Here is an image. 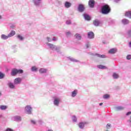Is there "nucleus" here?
<instances>
[{
  "instance_id": "f257e3e1",
  "label": "nucleus",
  "mask_w": 131,
  "mask_h": 131,
  "mask_svg": "<svg viewBox=\"0 0 131 131\" xmlns=\"http://www.w3.org/2000/svg\"><path fill=\"white\" fill-rule=\"evenodd\" d=\"M47 45L49 46L51 50H52L53 51H56L57 53H61V51L60 50H61V47L60 46H56L54 44L50 43H47Z\"/></svg>"
},
{
  "instance_id": "f03ea898",
  "label": "nucleus",
  "mask_w": 131,
  "mask_h": 131,
  "mask_svg": "<svg viewBox=\"0 0 131 131\" xmlns=\"http://www.w3.org/2000/svg\"><path fill=\"white\" fill-rule=\"evenodd\" d=\"M110 7H109L108 5H104L101 7V12L103 15H107V14H109V13H110Z\"/></svg>"
},
{
  "instance_id": "7ed1b4c3",
  "label": "nucleus",
  "mask_w": 131,
  "mask_h": 131,
  "mask_svg": "<svg viewBox=\"0 0 131 131\" xmlns=\"http://www.w3.org/2000/svg\"><path fill=\"white\" fill-rule=\"evenodd\" d=\"M24 72L22 69H17L16 68L12 69L11 72L12 76H16L17 74H22Z\"/></svg>"
},
{
  "instance_id": "20e7f679",
  "label": "nucleus",
  "mask_w": 131,
  "mask_h": 131,
  "mask_svg": "<svg viewBox=\"0 0 131 131\" xmlns=\"http://www.w3.org/2000/svg\"><path fill=\"white\" fill-rule=\"evenodd\" d=\"M32 110L33 108L31 106V105H26L25 108V112L26 114H28L29 115H31L32 114Z\"/></svg>"
},
{
  "instance_id": "39448f33",
  "label": "nucleus",
  "mask_w": 131,
  "mask_h": 131,
  "mask_svg": "<svg viewBox=\"0 0 131 131\" xmlns=\"http://www.w3.org/2000/svg\"><path fill=\"white\" fill-rule=\"evenodd\" d=\"M53 104L54 106H56V107L59 106V105H60V101H61V99L59 97H54L53 98Z\"/></svg>"
},
{
  "instance_id": "423d86ee",
  "label": "nucleus",
  "mask_w": 131,
  "mask_h": 131,
  "mask_svg": "<svg viewBox=\"0 0 131 131\" xmlns=\"http://www.w3.org/2000/svg\"><path fill=\"white\" fill-rule=\"evenodd\" d=\"M13 82H14V84H15V85L20 84V83H21V82H22V78H21L20 77H17L14 80Z\"/></svg>"
},
{
  "instance_id": "0eeeda50",
  "label": "nucleus",
  "mask_w": 131,
  "mask_h": 131,
  "mask_svg": "<svg viewBox=\"0 0 131 131\" xmlns=\"http://www.w3.org/2000/svg\"><path fill=\"white\" fill-rule=\"evenodd\" d=\"M7 85L11 90H15L16 89V84L12 82H9L7 84Z\"/></svg>"
},
{
  "instance_id": "6e6552de",
  "label": "nucleus",
  "mask_w": 131,
  "mask_h": 131,
  "mask_svg": "<svg viewBox=\"0 0 131 131\" xmlns=\"http://www.w3.org/2000/svg\"><path fill=\"white\" fill-rule=\"evenodd\" d=\"M12 118L14 121H17V122L22 121V117L20 116H14Z\"/></svg>"
},
{
  "instance_id": "1a4fd4ad",
  "label": "nucleus",
  "mask_w": 131,
  "mask_h": 131,
  "mask_svg": "<svg viewBox=\"0 0 131 131\" xmlns=\"http://www.w3.org/2000/svg\"><path fill=\"white\" fill-rule=\"evenodd\" d=\"M42 0H32V3L35 6V7H40V2Z\"/></svg>"
},
{
  "instance_id": "9d476101",
  "label": "nucleus",
  "mask_w": 131,
  "mask_h": 131,
  "mask_svg": "<svg viewBox=\"0 0 131 131\" xmlns=\"http://www.w3.org/2000/svg\"><path fill=\"white\" fill-rule=\"evenodd\" d=\"M88 38L89 39H93V38H95V34L94 32L91 31L88 33Z\"/></svg>"
},
{
  "instance_id": "9b49d317",
  "label": "nucleus",
  "mask_w": 131,
  "mask_h": 131,
  "mask_svg": "<svg viewBox=\"0 0 131 131\" xmlns=\"http://www.w3.org/2000/svg\"><path fill=\"white\" fill-rule=\"evenodd\" d=\"M78 10L80 13H82V12H83V11H84V6H83V5L82 4L79 5L78 7Z\"/></svg>"
},
{
  "instance_id": "f8f14e48",
  "label": "nucleus",
  "mask_w": 131,
  "mask_h": 131,
  "mask_svg": "<svg viewBox=\"0 0 131 131\" xmlns=\"http://www.w3.org/2000/svg\"><path fill=\"white\" fill-rule=\"evenodd\" d=\"M90 55H92L93 56H96L98 58H106V55H101V54H99L98 53H96L95 54H94L93 53H91Z\"/></svg>"
},
{
  "instance_id": "ddd939ff",
  "label": "nucleus",
  "mask_w": 131,
  "mask_h": 131,
  "mask_svg": "<svg viewBox=\"0 0 131 131\" xmlns=\"http://www.w3.org/2000/svg\"><path fill=\"white\" fill-rule=\"evenodd\" d=\"M72 6V4L69 2H66L64 3V7L66 8V9H69Z\"/></svg>"
},
{
  "instance_id": "4468645a",
  "label": "nucleus",
  "mask_w": 131,
  "mask_h": 131,
  "mask_svg": "<svg viewBox=\"0 0 131 131\" xmlns=\"http://www.w3.org/2000/svg\"><path fill=\"white\" fill-rule=\"evenodd\" d=\"M89 5L90 8H94L95 7V0H90Z\"/></svg>"
},
{
  "instance_id": "2eb2a0df",
  "label": "nucleus",
  "mask_w": 131,
  "mask_h": 131,
  "mask_svg": "<svg viewBox=\"0 0 131 131\" xmlns=\"http://www.w3.org/2000/svg\"><path fill=\"white\" fill-rule=\"evenodd\" d=\"M77 93H78V91L77 90H75L73 92H72L71 94V97L72 98H75L77 95Z\"/></svg>"
},
{
  "instance_id": "dca6fc26",
  "label": "nucleus",
  "mask_w": 131,
  "mask_h": 131,
  "mask_svg": "<svg viewBox=\"0 0 131 131\" xmlns=\"http://www.w3.org/2000/svg\"><path fill=\"white\" fill-rule=\"evenodd\" d=\"M121 22L123 25H127L129 23V20L126 18L122 19Z\"/></svg>"
},
{
  "instance_id": "f3484780",
  "label": "nucleus",
  "mask_w": 131,
  "mask_h": 131,
  "mask_svg": "<svg viewBox=\"0 0 131 131\" xmlns=\"http://www.w3.org/2000/svg\"><path fill=\"white\" fill-rule=\"evenodd\" d=\"M85 124V122H80L78 124V126L79 128L81 129H83L84 128V125Z\"/></svg>"
},
{
  "instance_id": "a211bd4d",
  "label": "nucleus",
  "mask_w": 131,
  "mask_h": 131,
  "mask_svg": "<svg viewBox=\"0 0 131 131\" xmlns=\"http://www.w3.org/2000/svg\"><path fill=\"white\" fill-rule=\"evenodd\" d=\"M47 71H48V70L45 68H41L39 70V72L41 74H43V73H47Z\"/></svg>"
},
{
  "instance_id": "6ab92c4d",
  "label": "nucleus",
  "mask_w": 131,
  "mask_h": 131,
  "mask_svg": "<svg viewBox=\"0 0 131 131\" xmlns=\"http://www.w3.org/2000/svg\"><path fill=\"white\" fill-rule=\"evenodd\" d=\"M100 20H99L98 19H95L93 21L94 26H96V27L99 26V25H100Z\"/></svg>"
},
{
  "instance_id": "aec40b11",
  "label": "nucleus",
  "mask_w": 131,
  "mask_h": 131,
  "mask_svg": "<svg viewBox=\"0 0 131 131\" xmlns=\"http://www.w3.org/2000/svg\"><path fill=\"white\" fill-rule=\"evenodd\" d=\"M117 52V49L116 48H113L109 50L108 53L110 54H115Z\"/></svg>"
},
{
  "instance_id": "412c9836",
  "label": "nucleus",
  "mask_w": 131,
  "mask_h": 131,
  "mask_svg": "<svg viewBox=\"0 0 131 131\" xmlns=\"http://www.w3.org/2000/svg\"><path fill=\"white\" fill-rule=\"evenodd\" d=\"M68 59H69V60H70L72 62H76V63L79 62V60L75 59L73 57H72L71 56L68 57Z\"/></svg>"
},
{
  "instance_id": "4be33fe9",
  "label": "nucleus",
  "mask_w": 131,
  "mask_h": 131,
  "mask_svg": "<svg viewBox=\"0 0 131 131\" xmlns=\"http://www.w3.org/2000/svg\"><path fill=\"white\" fill-rule=\"evenodd\" d=\"M125 16H126V17H128V18H129L130 19H131V10L126 11L125 13Z\"/></svg>"
},
{
  "instance_id": "5701e85b",
  "label": "nucleus",
  "mask_w": 131,
  "mask_h": 131,
  "mask_svg": "<svg viewBox=\"0 0 131 131\" xmlns=\"http://www.w3.org/2000/svg\"><path fill=\"white\" fill-rule=\"evenodd\" d=\"M8 38H10V37H9V35H6L5 34L1 35V39H3L4 40H6L8 39Z\"/></svg>"
},
{
  "instance_id": "b1692460",
  "label": "nucleus",
  "mask_w": 131,
  "mask_h": 131,
  "mask_svg": "<svg viewBox=\"0 0 131 131\" xmlns=\"http://www.w3.org/2000/svg\"><path fill=\"white\" fill-rule=\"evenodd\" d=\"M83 17L85 20H86L87 21H90V20H91V17H90V15L84 13L83 14Z\"/></svg>"
},
{
  "instance_id": "393cba45",
  "label": "nucleus",
  "mask_w": 131,
  "mask_h": 131,
  "mask_svg": "<svg viewBox=\"0 0 131 131\" xmlns=\"http://www.w3.org/2000/svg\"><path fill=\"white\" fill-rule=\"evenodd\" d=\"M113 77L114 79H117L119 78V75H118V74H117L116 73H114L113 74Z\"/></svg>"
},
{
  "instance_id": "a878e982",
  "label": "nucleus",
  "mask_w": 131,
  "mask_h": 131,
  "mask_svg": "<svg viewBox=\"0 0 131 131\" xmlns=\"http://www.w3.org/2000/svg\"><path fill=\"white\" fill-rule=\"evenodd\" d=\"M16 34V32L15 31H11L10 33L8 34V37H12V36H14Z\"/></svg>"
},
{
  "instance_id": "bb28decb",
  "label": "nucleus",
  "mask_w": 131,
  "mask_h": 131,
  "mask_svg": "<svg viewBox=\"0 0 131 131\" xmlns=\"http://www.w3.org/2000/svg\"><path fill=\"white\" fill-rule=\"evenodd\" d=\"M75 37L76 38V39H78V40H80L81 39V35L78 33L75 35Z\"/></svg>"
},
{
  "instance_id": "cd10ccee",
  "label": "nucleus",
  "mask_w": 131,
  "mask_h": 131,
  "mask_svg": "<svg viewBox=\"0 0 131 131\" xmlns=\"http://www.w3.org/2000/svg\"><path fill=\"white\" fill-rule=\"evenodd\" d=\"M8 109V106L6 105H0V110H2L3 111H5V110H7Z\"/></svg>"
},
{
  "instance_id": "c85d7f7f",
  "label": "nucleus",
  "mask_w": 131,
  "mask_h": 131,
  "mask_svg": "<svg viewBox=\"0 0 131 131\" xmlns=\"http://www.w3.org/2000/svg\"><path fill=\"white\" fill-rule=\"evenodd\" d=\"M124 109V107L123 106H119L115 107V110L116 111H119L120 110H123Z\"/></svg>"
},
{
  "instance_id": "c756f323",
  "label": "nucleus",
  "mask_w": 131,
  "mask_h": 131,
  "mask_svg": "<svg viewBox=\"0 0 131 131\" xmlns=\"http://www.w3.org/2000/svg\"><path fill=\"white\" fill-rule=\"evenodd\" d=\"M72 120L73 122H77V117H76V116L75 115L72 116Z\"/></svg>"
},
{
  "instance_id": "7c9ffc66",
  "label": "nucleus",
  "mask_w": 131,
  "mask_h": 131,
  "mask_svg": "<svg viewBox=\"0 0 131 131\" xmlns=\"http://www.w3.org/2000/svg\"><path fill=\"white\" fill-rule=\"evenodd\" d=\"M97 68H98L99 69H107L106 67L103 65H98Z\"/></svg>"
},
{
  "instance_id": "2f4dec72",
  "label": "nucleus",
  "mask_w": 131,
  "mask_h": 131,
  "mask_svg": "<svg viewBox=\"0 0 131 131\" xmlns=\"http://www.w3.org/2000/svg\"><path fill=\"white\" fill-rule=\"evenodd\" d=\"M38 70V69H37V68H36V67H35V66H33L31 68V71L33 72H36Z\"/></svg>"
},
{
  "instance_id": "473e14b6",
  "label": "nucleus",
  "mask_w": 131,
  "mask_h": 131,
  "mask_svg": "<svg viewBox=\"0 0 131 131\" xmlns=\"http://www.w3.org/2000/svg\"><path fill=\"white\" fill-rule=\"evenodd\" d=\"M103 98L104 99V100H107L110 98V95L109 94H104L103 96Z\"/></svg>"
},
{
  "instance_id": "72a5a7b5",
  "label": "nucleus",
  "mask_w": 131,
  "mask_h": 131,
  "mask_svg": "<svg viewBox=\"0 0 131 131\" xmlns=\"http://www.w3.org/2000/svg\"><path fill=\"white\" fill-rule=\"evenodd\" d=\"M17 38H18L19 40H23V39H24V38L23 36H22L21 35H17Z\"/></svg>"
},
{
  "instance_id": "f704fd0d",
  "label": "nucleus",
  "mask_w": 131,
  "mask_h": 131,
  "mask_svg": "<svg viewBox=\"0 0 131 131\" xmlns=\"http://www.w3.org/2000/svg\"><path fill=\"white\" fill-rule=\"evenodd\" d=\"M5 77V74L0 72V79H3Z\"/></svg>"
},
{
  "instance_id": "c9c22d12",
  "label": "nucleus",
  "mask_w": 131,
  "mask_h": 131,
  "mask_svg": "<svg viewBox=\"0 0 131 131\" xmlns=\"http://www.w3.org/2000/svg\"><path fill=\"white\" fill-rule=\"evenodd\" d=\"M127 35H128L129 37H131V29L127 31Z\"/></svg>"
},
{
  "instance_id": "e433bc0d",
  "label": "nucleus",
  "mask_w": 131,
  "mask_h": 131,
  "mask_svg": "<svg viewBox=\"0 0 131 131\" xmlns=\"http://www.w3.org/2000/svg\"><path fill=\"white\" fill-rule=\"evenodd\" d=\"M85 47L86 48V49H89V48H90V47H91V45L90 44V42H87L86 44H85Z\"/></svg>"
},
{
  "instance_id": "4c0bfd02",
  "label": "nucleus",
  "mask_w": 131,
  "mask_h": 131,
  "mask_svg": "<svg viewBox=\"0 0 131 131\" xmlns=\"http://www.w3.org/2000/svg\"><path fill=\"white\" fill-rule=\"evenodd\" d=\"M66 34L68 37H69V36H70V35H71V33H70V32H67L66 33Z\"/></svg>"
},
{
  "instance_id": "58836bf2",
  "label": "nucleus",
  "mask_w": 131,
  "mask_h": 131,
  "mask_svg": "<svg viewBox=\"0 0 131 131\" xmlns=\"http://www.w3.org/2000/svg\"><path fill=\"white\" fill-rule=\"evenodd\" d=\"M106 128L107 129H110V128H111V125L110 124H107L106 125Z\"/></svg>"
},
{
  "instance_id": "ea45409f",
  "label": "nucleus",
  "mask_w": 131,
  "mask_h": 131,
  "mask_svg": "<svg viewBox=\"0 0 131 131\" xmlns=\"http://www.w3.org/2000/svg\"><path fill=\"white\" fill-rule=\"evenodd\" d=\"M38 123H39V124H40L41 125V124L43 123V121H42V120H38Z\"/></svg>"
},
{
  "instance_id": "a19ab883",
  "label": "nucleus",
  "mask_w": 131,
  "mask_h": 131,
  "mask_svg": "<svg viewBox=\"0 0 131 131\" xmlns=\"http://www.w3.org/2000/svg\"><path fill=\"white\" fill-rule=\"evenodd\" d=\"M31 123L32 124H36V121L32 120H31Z\"/></svg>"
},
{
  "instance_id": "79ce46f5",
  "label": "nucleus",
  "mask_w": 131,
  "mask_h": 131,
  "mask_svg": "<svg viewBox=\"0 0 131 131\" xmlns=\"http://www.w3.org/2000/svg\"><path fill=\"white\" fill-rule=\"evenodd\" d=\"M66 24H67V25H70V24H71V20H67Z\"/></svg>"
},
{
  "instance_id": "37998d69",
  "label": "nucleus",
  "mask_w": 131,
  "mask_h": 131,
  "mask_svg": "<svg viewBox=\"0 0 131 131\" xmlns=\"http://www.w3.org/2000/svg\"><path fill=\"white\" fill-rule=\"evenodd\" d=\"M126 59H127V60H130V59H131V55H127Z\"/></svg>"
},
{
  "instance_id": "c03bdc74",
  "label": "nucleus",
  "mask_w": 131,
  "mask_h": 131,
  "mask_svg": "<svg viewBox=\"0 0 131 131\" xmlns=\"http://www.w3.org/2000/svg\"><path fill=\"white\" fill-rule=\"evenodd\" d=\"M47 39L48 40V41H49V42H51L52 41V38L47 37Z\"/></svg>"
},
{
  "instance_id": "a18cd8bd",
  "label": "nucleus",
  "mask_w": 131,
  "mask_h": 131,
  "mask_svg": "<svg viewBox=\"0 0 131 131\" xmlns=\"http://www.w3.org/2000/svg\"><path fill=\"white\" fill-rule=\"evenodd\" d=\"M130 114H131V112H128L126 113V116H128L129 115H130Z\"/></svg>"
},
{
  "instance_id": "49530a36",
  "label": "nucleus",
  "mask_w": 131,
  "mask_h": 131,
  "mask_svg": "<svg viewBox=\"0 0 131 131\" xmlns=\"http://www.w3.org/2000/svg\"><path fill=\"white\" fill-rule=\"evenodd\" d=\"M57 38H56L55 37H54L53 38H52V40H53L54 41H56V40H57Z\"/></svg>"
},
{
  "instance_id": "de8ad7c7",
  "label": "nucleus",
  "mask_w": 131,
  "mask_h": 131,
  "mask_svg": "<svg viewBox=\"0 0 131 131\" xmlns=\"http://www.w3.org/2000/svg\"><path fill=\"white\" fill-rule=\"evenodd\" d=\"M6 131H13V130L10 128L6 129Z\"/></svg>"
},
{
  "instance_id": "09e8293b",
  "label": "nucleus",
  "mask_w": 131,
  "mask_h": 131,
  "mask_svg": "<svg viewBox=\"0 0 131 131\" xmlns=\"http://www.w3.org/2000/svg\"><path fill=\"white\" fill-rule=\"evenodd\" d=\"M128 47L130 49H131V41L128 43Z\"/></svg>"
},
{
  "instance_id": "8fccbe9b",
  "label": "nucleus",
  "mask_w": 131,
  "mask_h": 131,
  "mask_svg": "<svg viewBox=\"0 0 131 131\" xmlns=\"http://www.w3.org/2000/svg\"><path fill=\"white\" fill-rule=\"evenodd\" d=\"M115 3H119L121 0H114Z\"/></svg>"
},
{
  "instance_id": "3c124183",
  "label": "nucleus",
  "mask_w": 131,
  "mask_h": 131,
  "mask_svg": "<svg viewBox=\"0 0 131 131\" xmlns=\"http://www.w3.org/2000/svg\"><path fill=\"white\" fill-rule=\"evenodd\" d=\"M47 131H53L52 129H48Z\"/></svg>"
},
{
  "instance_id": "603ef678",
  "label": "nucleus",
  "mask_w": 131,
  "mask_h": 131,
  "mask_svg": "<svg viewBox=\"0 0 131 131\" xmlns=\"http://www.w3.org/2000/svg\"><path fill=\"white\" fill-rule=\"evenodd\" d=\"M2 19H3V16H2V15H0V20H2Z\"/></svg>"
},
{
  "instance_id": "864d4df0",
  "label": "nucleus",
  "mask_w": 131,
  "mask_h": 131,
  "mask_svg": "<svg viewBox=\"0 0 131 131\" xmlns=\"http://www.w3.org/2000/svg\"><path fill=\"white\" fill-rule=\"evenodd\" d=\"M102 105H103V103H99V105H100V106H102Z\"/></svg>"
},
{
  "instance_id": "5fc2aeb1",
  "label": "nucleus",
  "mask_w": 131,
  "mask_h": 131,
  "mask_svg": "<svg viewBox=\"0 0 131 131\" xmlns=\"http://www.w3.org/2000/svg\"><path fill=\"white\" fill-rule=\"evenodd\" d=\"M0 97H2V92L0 91Z\"/></svg>"
},
{
  "instance_id": "6e6d98bb",
  "label": "nucleus",
  "mask_w": 131,
  "mask_h": 131,
  "mask_svg": "<svg viewBox=\"0 0 131 131\" xmlns=\"http://www.w3.org/2000/svg\"><path fill=\"white\" fill-rule=\"evenodd\" d=\"M59 3H61V2H59Z\"/></svg>"
},
{
  "instance_id": "4d7b16f0",
  "label": "nucleus",
  "mask_w": 131,
  "mask_h": 131,
  "mask_svg": "<svg viewBox=\"0 0 131 131\" xmlns=\"http://www.w3.org/2000/svg\"><path fill=\"white\" fill-rule=\"evenodd\" d=\"M11 28H13V27H12V26H11Z\"/></svg>"
},
{
  "instance_id": "13d9d810",
  "label": "nucleus",
  "mask_w": 131,
  "mask_h": 131,
  "mask_svg": "<svg viewBox=\"0 0 131 131\" xmlns=\"http://www.w3.org/2000/svg\"><path fill=\"white\" fill-rule=\"evenodd\" d=\"M1 116H2V115H0V117H1Z\"/></svg>"
}]
</instances>
